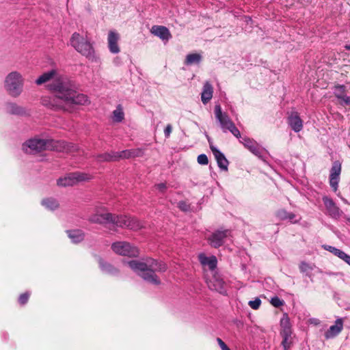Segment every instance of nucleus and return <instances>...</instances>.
I'll return each instance as SVG.
<instances>
[{
	"instance_id": "b1692460",
	"label": "nucleus",
	"mask_w": 350,
	"mask_h": 350,
	"mask_svg": "<svg viewBox=\"0 0 350 350\" xmlns=\"http://www.w3.org/2000/svg\"><path fill=\"white\" fill-rule=\"evenodd\" d=\"M276 217L280 220H289L292 223H297L298 220H295L296 215L285 209H280L276 212Z\"/></svg>"
},
{
	"instance_id": "5fc2aeb1",
	"label": "nucleus",
	"mask_w": 350,
	"mask_h": 350,
	"mask_svg": "<svg viewBox=\"0 0 350 350\" xmlns=\"http://www.w3.org/2000/svg\"><path fill=\"white\" fill-rule=\"evenodd\" d=\"M344 260L346 263H347L349 265H350V256L347 254H345L343 258L342 259Z\"/></svg>"
},
{
	"instance_id": "e433bc0d",
	"label": "nucleus",
	"mask_w": 350,
	"mask_h": 350,
	"mask_svg": "<svg viewBox=\"0 0 350 350\" xmlns=\"http://www.w3.org/2000/svg\"><path fill=\"white\" fill-rule=\"evenodd\" d=\"M197 161L199 164L202 165H205L208 163V157L205 154H201L198 155Z\"/></svg>"
},
{
	"instance_id": "bb28decb",
	"label": "nucleus",
	"mask_w": 350,
	"mask_h": 350,
	"mask_svg": "<svg viewBox=\"0 0 350 350\" xmlns=\"http://www.w3.org/2000/svg\"><path fill=\"white\" fill-rule=\"evenodd\" d=\"M96 159L98 162L116 161V153L111 152L100 154L96 156Z\"/></svg>"
},
{
	"instance_id": "c9c22d12",
	"label": "nucleus",
	"mask_w": 350,
	"mask_h": 350,
	"mask_svg": "<svg viewBox=\"0 0 350 350\" xmlns=\"http://www.w3.org/2000/svg\"><path fill=\"white\" fill-rule=\"evenodd\" d=\"M286 324H288V321H286ZM281 335L282 337L290 338L291 335V327L288 325H286L283 329L281 331Z\"/></svg>"
},
{
	"instance_id": "a19ab883",
	"label": "nucleus",
	"mask_w": 350,
	"mask_h": 350,
	"mask_svg": "<svg viewBox=\"0 0 350 350\" xmlns=\"http://www.w3.org/2000/svg\"><path fill=\"white\" fill-rule=\"evenodd\" d=\"M178 207L183 211L187 212L190 209V206L185 201H180L178 203Z\"/></svg>"
},
{
	"instance_id": "412c9836",
	"label": "nucleus",
	"mask_w": 350,
	"mask_h": 350,
	"mask_svg": "<svg viewBox=\"0 0 350 350\" xmlns=\"http://www.w3.org/2000/svg\"><path fill=\"white\" fill-rule=\"evenodd\" d=\"M199 260L202 265L208 266L209 269L214 270L217 264V260L215 256H206L203 254L199 255Z\"/></svg>"
},
{
	"instance_id": "a878e982",
	"label": "nucleus",
	"mask_w": 350,
	"mask_h": 350,
	"mask_svg": "<svg viewBox=\"0 0 350 350\" xmlns=\"http://www.w3.org/2000/svg\"><path fill=\"white\" fill-rule=\"evenodd\" d=\"M333 93L340 100L347 94V87L345 85L336 84L333 87Z\"/></svg>"
},
{
	"instance_id": "7c9ffc66",
	"label": "nucleus",
	"mask_w": 350,
	"mask_h": 350,
	"mask_svg": "<svg viewBox=\"0 0 350 350\" xmlns=\"http://www.w3.org/2000/svg\"><path fill=\"white\" fill-rule=\"evenodd\" d=\"M299 269L301 272L305 273L307 276L310 277V272L312 270V267L310 264L301 262L299 265Z\"/></svg>"
},
{
	"instance_id": "f257e3e1",
	"label": "nucleus",
	"mask_w": 350,
	"mask_h": 350,
	"mask_svg": "<svg viewBox=\"0 0 350 350\" xmlns=\"http://www.w3.org/2000/svg\"><path fill=\"white\" fill-rule=\"evenodd\" d=\"M128 266L144 280L154 285L161 283L156 272H165L167 267L165 263L153 258H148L146 262L137 260L124 261Z\"/></svg>"
},
{
	"instance_id": "c85d7f7f",
	"label": "nucleus",
	"mask_w": 350,
	"mask_h": 350,
	"mask_svg": "<svg viewBox=\"0 0 350 350\" xmlns=\"http://www.w3.org/2000/svg\"><path fill=\"white\" fill-rule=\"evenodd\" d=\"M56 99H57V97L54 98V97H51V96H43L41 98V103L44 107H53L55 105V103Z\"/></svg>"
},
{
	"instance_id": "a18cd8bd",
	"label": "nucleus",
	"mask_w": 350,
	"mask_h": 350,
	"mask_svg": "<svg viewBox=\"0 0 350 350\" xmlns=\"http://www.w3.org/2000/svg\"><path fill=\"white\" fill-rule=\"evenodd\" d=\"M339 103L342 105H350V96L346 94L341 100H339Z\"/></svg>"
},
{
	"instance_id": "c756f323",
	"label": "nucleus",
	"mask_w": 350,
	"mask_h": 350,
	"mask_svg": "<svg viewBox=\"0 0 350 350\" xmlns=\"http://www.w3.org/2000/svg\"><path fill=\"white\" fill-rule=\"evenodd\" d=\"M341 172V164L338 161H334L330 170L331 176H340Z\"/></svg>"
},
{
	"instance_id": "e2e57ef3",
	"label": "nucleus",
	"mask_w": 350,
	"mask_h": 350,
	"mask_svg": "<svg viewBox=\"0 0 350 350\" xmlns=\"http://www.w3.org/2000/svg\"><path fill=\"white\" fill-rule=\"evenodd\" d=\"M224 350H230V349L228 347L226 349H224Z\"/></svg>"
},
{
	"instance_id": "8fccbe9b",
	"label": "nucleus",
	"mask_w": 350,
	"mask_h": 350,
	"mask_svg": "<svg viewBox=\"0 0 350 350\" xmlns=\"http://www.w3.org/2000/svg\"><path fill=\"white\" fill-rule=\"evenodd\" d=\"M289 338L282 337V345H283L284 349L287 350L290 347V342L288 341Z\"/></svg>"
},
{
	"instance_id": "cd10ccee",
	"label": "nucleus",
	"mask_w": 350,
	"mask_h": 350,
	"mask_svg": "<svg viewBox=\"0 0 350 350\" xmlns=\"http://www.w3.org/2000/svg\"><path fill=\"white\" fill-rule=\"evenodd\" d=\"M202 59L200 55L198 53H191L187 55L185 59V64L187 65H191L193 64H199Z\"/></svg>"
},
{
	"instance_id": "6e6d98bb",
	"label": "nucleus",
	"mask_w": 350,
	"mask_h": 350,
	"mask_svg": "<svg viewBox=\"0 0 350 350\" xmlns=\"http://www.w3.org/2000/svg\"><path fill=\"white\" fill-rule=\"evenodd\" d=\"M9 107L10 108V109H12V110L18 109L14 103H10Z\"/></svg>"
},
{
	"instance_id": "4be33fe9",
	"label": "nucleus",
	"mask_w": 350,
	"mask_h": 350,
	"mask_svg": "<svg viewBox=\"0 0 350 350\" xmlns=\"http://www.w3.org/2000/svg\"><path fill=\"white\" fill-rule=\"evenodd\" d=\"M68 237L71 239L74 243H79L81 242L85 237L84 232L79 229L68 230H66Z\"/></svg>"
},
{
	"instance_id": "ddd939ff",
	"label": "nucleus",
	"mask_w": 350,
	"mask_h": 350,
	"mask_svg": "<svg viewBox=\"0 0 350 350\" xmlns=\"http://www.w3.org/2000/svg\"><path fill=\"white\" fill-rule=\"evenodd\" d=\"M287 123L295 133L299 132L303 129V120L296 111H292L288 116Z\"/></svg>"
},
{
	"instance_id": "de8ad7c7",
	"label": "nucleus",
	"mask_w": 350,
	"mask_h": 350,
	"mask_svg": "<svg viewBox=\"0 0 350 350\" xmlns=\"http://www.w3.org/2000/svg\"><path fill=\"white\" fill-rule=\"evenodd\" d=\"M323 247L325 250L330 252L331 253H332L334 255H336V254L337 253V251L338 250V249L335 247L327 245H324Z\"/></svg>"
},
{
	"instance_id": "4c0bfd02",
	"label": "nucleus",
	"mask_w": 350,
	"mask_h": 350,
	"mask_svg": "<svg viewBox=\"0 0 350 350\" xmlns=\"http://www.w3.org/2000/svg\"><path fill=\"white\" fill-rule=\"evenodd\" d=\"M261 304V300L259 298H256L254 300L250 301L248 305L254 310L259 308Z\"/></svg>"
},
{
	"instance_id": "f704fd0d",
	"label": "nucleus",
	"mask_w": 350,
	"mask_h": 350,
	"mask_svg": "<svg viewBox=\"0 0 350 350\" xmlns=\"http://www.w3.org/2000/svg\"><path fill=\"white\" fill-rule=\"evenodd\" d=\"M271 304L276 308H279L284 305V302L282 299H280L278 296H274L271 297Z\"/></svg>"
},
{
	"instance_id": "dca6fc26",
	"label": "nucleus",
	"mask_w": 350,
	"mask_h": 350,
	"mask_svg": "<svg viewBox=\"0 0 350 350\" xmlns=\"http://www.w3.org/2000/svg\"><path fill=\"white\" fill-rule=\"evenodd\" d=\"M118 33L115 31H110L108 34V46L111 53H118L120 52V48L118 44Z\"/></svg>"
},
{
	"instance_id": "49530a36",
	"label": "nucleus",
	"mask_w": 350,
	"mask_h": 350,
	"mask_svg": "<svg viewBox=\"0 0 350 350\" xmlns=\"http://www.w3.org/2000/svg\"><path fill=\"white\" fill-rule=\"evenodd\" d=\"M323 247L325 250L330 252L331 253H332L334 255H336V254L337 253V251L338 250V249L335 247L327 245H324Z\"/></svg>"
},
{
	"instance_id": "680f3d73",
	"label": "nucleus",
	"mask_w": 350,
	"mask_h": 350,
	"mask_svg": "<svg viewBox=\"0 0 350 350\" xmlns=\"http://www.w3.org/2000/svg\"><path fill=\"white\" fill-rule=\"evenodd\" d=\"M116 109H118V110L122 109V106H121V105H118L117 106Z\"/></svg>"
},
{
	"instance_id": "4d7b16f0",
	"label": "nucleus",
	"mask_w": 350,
	"mask_h": 350,
	"mask_svg": "<svg viewBox=\"0 0 350 350\" xmlns=\"http://www.w3.org/2000/svg\"><path fill=\"white\" fill-rule=\"evenodd\" d=\"M206 137H207L208 142V144H209V147L211 148V146H214V145L213 144V142H212V139H211V137H208V135H206Z\"/></svg>"
},
{
	"instance_id": "a211bd4d",
	"label": "nucleus",
	"mask_w": 350,
	"mask_h": 350,
	"mask_svg": "<svg viewBox=\"0 0 350 350\" xmlns=\"http://www.w3.org/2000/svg\"><path fill=\"white\" fill-rule=\"evenodd\" d=\"M66 103L79 105H85L90 103V100L85 94H77L76 90L74 91V94H72L71 98L70 99L68 98Z\"/></svg>"
},
{
	"instance_id": "3c124183",
	"label": "nucleus",
	"mask_w": 350,
	"mask_h": 350,
	"mask_svg": "<svg viewBox=\"0 0 350 350\" xmlns=\"http://www.w3.org/2000/svg\"><path fill=\"white\" fill-rule=\"evenodd\" d=\"M217 342L221 350L228 347L227 345L220 338H217Z\"/></svg>"
},
{
	"instance_id": "79ce46f5",
	"label": "nucleus",
	"mask_w": 350,
	"mask_h": 350,
	"mask_svg": "<svg viewBox=\"0 0 350 350\" xmlns=\"http://www.w3.org/2000/svg\"><path fill=\"white\" fill-rule=\"evenodd\" d=\"M131 153L132 158L141 157L143 154L142 150L139 148L131 149Z\"/></svg>"
},
{
	"instance_id": "1a4fd4ad",
	"label": "nucleus",
	"mask_w": 350,
	"mask_h": 350,
	"mask_svg": "<svg viewBox=\"0 0 350 350\" xmlns=\"http://www.w3.org/2000/svg\"><path fill=\"white\" fill-rule=\"evenodd\" d=\"M113 251L121 256L136 257L139 254L138 249L126 241H118L111 245Z\"/></svg>"
},
{
	"instance_id": "58836bf2",
	"label": "nucleus",
	"mask_w": 350,
	"mask_h": 350,
	"mask_svg": "<svg viewBox=\"0 0 350 350\" xmlns=\"http://www.w3.org/2000/svg\"><path fill=\"white\" fill-rule=\"evenodd\" d=\"M215 290L219 291L220 293H223L224 292V282L222 280H216Z\"/></svg>"
},
{
	"instance_id": "7ed1b4c3",
	"label": "nucleus",
	"mask_w": 350,
	"mask_h": 350,
	"mask_svg": "<svg viewBox=\"0 0 350 350\" xmlns=\"http://www.w3.org/2000/svg\"><path fill=\"white\" fill-rule=\"evenodd\" d=\"M56 144H59L64 149L70 150V148H75L73 145L64 141L57 142L53 139H45L38 137L31 138L25 141L22 146L23 150L27 154H35L44 150H52L56 147Z\"/></svg>"
},
{
	"instance_id": "f3484780",
	"label": "nucleus",
	"mask_w": 350,
	"mask_h": 350,
	"mask_svg": "<svg viewBox=\"0 0 350 350\" xmlns=\"http://www.w3.org/2000/svg\"><path fill=\"white\" fill-rule=\"evenodd\" d=\"M151 32L163 40L167 41L172 38V35L169 29L164 26L154 25L152 27Z\"/></svg>"
},
{
	"instance_id": "2f4dec72",
	"label": "nucleus",
	"mask_w": 350,
	"mask_h": 350,
	"mask_svg": "<svg viewBox=\"0 0 350 350\" xmlns=\"http://www.w3.org/2000/svg\"><path fill=\"white\" fill-rule=\"evenodd\" d=\"M116 161L120 159L132 158L131 150H124L120 152H115Z\"/></svg>"
},
{
	"instance_id": "0eeeda50",
	"label": "nucleus",
	"mask_w": 350,
	"mask_h": 350,
	"mask_svg": "<svg viewBox=\"0 0 350 350\" xmlns=\"http://www.w3.org/2000/svg\"><path fill=\"white\" fill-rule=\"evenodd\" d=\"M215 116L224 133L230 132L235 137H241V133L229 116L224 111H215Z\"/></svg>"
},
{
	"instance_id": "bf43d9fd",
	"label": "nucleus",
	"mask_w": 350,
	"mask_h": 350,
	"mask_svg": "<svg viewBox=\"0 0 350 350\" xmlns=\"http://www.w3.org/2000/svg\"><path fill=\"white\" fill-rule=\"evenodd\" d=\"M221 109V107H220V105H215V109Z\"/></svg>"
},
{
	"instance_id": "f8f14e48",
	"label": "nucleus",
	"mask_w": 350,
	"mask_h": 350,
	"mask_svg": "<svg viewBox=\"0 0 350 350\" xmlns=\"http://www.w3.org/2000/svg\"><path fill=\"white\" fill-rule=\"evenodd\" d=\"M211 150L214 155L217 163L219 169L222 171H228L229 162L226 158L224 153H222L217 147L211 146Z\"/></svg>"
},
{
	"instance_id": "13d9d810",
	"label": "nucleus",
	"mask_w": 350,
	"mask_h": 350,
	"mask_svg": "<svg viewBox=\"0 0 350 350\" xmlns=\"http://www.w3.org/2000/svg\"><path fill=\"white\" fill-rule=\"evenodd\" d=\"M311 322L317 325L319 323V320L317 319H311Z\"/></svg>"
},
{
	"instance_id": "aec40b11",
	"label": "nucleus",
	"mask_w": 350,
	"mask_h": 350,
	"mask_svg": "<svg viewBox=\"0 0 350 350\" xmlns=\"http://www.w3.org/2000/svg\"><path fill=\"white\" fill-rule=\"evenodd\" d=\"M99 267L101 271L107 274L116 275L119 273V270L112 265L105 262L101 258H98Z\"/></svg>"
},
{
	"instance_id": "473e14b6",
	"label": "nucleus",
	"mask_w": 350,
	"mask_h": 350,
	"mask_svg": "<svg viewBox=\"0 0 350 350\" xmlns=\"http://www.w3.org/2000/svg\"><path fill=\"white\" fill-rule=\"evenodd\" d=\"M124 118V113L123 111H113V115L111 117L112 120L115 122H120Z\"/></svg>"
},
{
	"instance_id": "f03ea898",
	"label": "nucleus",
	"mask_w": 350,
	"mask_h": 350,
	"mask_svg": "<svg viewBox=\"0 0 350 350\" xmlns=\"http://www.w3.org/2000/svg\"><path fill=\"white\" fill-rule=\"evenodd\" d=\"M89 221L91 223L108 227L110 230H113L116 227H120L138 230L144 227L143 224L136 218L122 215H116L110 213H95L89 217Z\"/></svg>"
},
{
	"instance_id": "c03bdc74",
	"label": "nucleus",
	"mask_w": 350,
	"mask_h": 350,
	"mask_svg": "<svg viewBox=\"0 0 350 350\" xmlns=\"http://www.w3.org/2000/svg\"><path fill=\"white\" fill-rule=\"evenodd\" d=\"M172 131V126L170 124H168L164 129V135L166 138H168L170 136Z\"/></svg>"
},
{
	"instance_id": "2eb2a0df",
	"label": "nucleus",
	"mask_w": 350,
	"mask_h": 350,
	"mask_svg": "<svg viewBox=\"0 0 350 350\" xmlns=\"http://www.w3.org/2000/svg\"><path fill=\"white\" fill-rule=\"evenodd\" d=\"M343 328V321L342 319H338L335 321V324L331 325L325 333L326 339L333 338L338 335Z\"/></svg>"
},
{
	"instance_id": "393cba45",
	"label": "nucleus",
	"mask_w": 350,
	"mask_h": 350,
	"mask_svg": "<svg viewBox=\"0 0 350 350\" xmlns=\"http://www.w3.org/2000/svg\"><path fill=\"white\" fill-rule=\"evenodd\" d=\"M43 206L50 211H54L59 207V203L57 200L53 198L43 199L41 202Z\"/></svg>"
},
{
	"instance_id": "4468645a",
	"label": "nucleus",
	"mask_w": 350,
	"mask_h": 350,
	"mask_svg": "<svg viewBox=\"0 0 350 350\" xmlns=\"http://www.w3.org/2000/svg\"><path fill=\"white\" fill-rule=\"evenodd\" d=\"M323 202L332 217L337 218L340 216V211L332 198L324 196L323 198Z\"/></svg>"
},
{
	"instance_id": "9b49d317",
	"label": "nucleus",
	"mask_w": 350,
	"mask_h": 350,
	"mask_svg": "<svg viewBox=\"0 0 350 350\" xmlns=\"http://www.w3.org/2000/svg\"><path fill=\"white\" fill-rule=\"evenodd\" d=\"M229 234L228 230H218L213 232L207 240L211 247L218 248L224 243V241Z\"/></svg>"
},
{
	"instance_id": "6e6552de",
	"label": "nucleus",
	"mask_w": 350,
	"mask_h": 350,
	"mask_svg": "<svg viewBox=\"0 0 350 350\" xmlns=\"http://www.w3.org/2000/svg\"><path fill=\"white\" fill-rule=\"evenodd\" d=\"M92 178V175L81 172H75L68 174L64 178L57 180V185L62 187L72 186L79 182L88 181Z\"/></svg>"
},
{
	"instance_id": "864d4df0",
	"label": "nucleus",
	"mask_w": 350,
	"mask_h": 350,
	"mask_svg": "<svg viewBox=\"0 0 350 350\" xmlns=\"http://www.w3.org/2000/svg\"><path fill=\"white\" fill-rule=\"evenodd\" d=\"M345 254V252L338 249L335 256H338L340 259H342Z\"/></svg>"
},
{
	"instance_id": "20e7f679",
	"label": "nucleus",
	"mask_w": 350,
	"mask_h": 350,
	"mask_svg": "<svg viewBox=\"0 0 350 350\" xmlns=\"http://www.w3.org/2000/svg\"><path fill=\"white\" fill-rule=\"evenodd\" d=\"M49 91L53 92L58 99L64 100L70 98L77 88L75 83L64 75H59L47 85Z\"/></svg>"
},
{
	"instance_id": "09e8293b",
	"label": "nucleus",
	"mask_w": 350,
	"mask_h": 350,
	"mask_svg": "<svg viewBox=\"0 0 350 350\" xmlns=\"http://www.w3.org/2000/svg\"><path fill=\"white\" fill-rule=\"evenodd\" d=\"M323 247L325 250L330 252L331 253H332L334 255H336V254L337 253V251L338 250V249L335 247L327 245H324Z\"/></svg>"
},
{
	"instance_id": "9d476101",
	"label": "nucleus",
	"mask_w": 350,
	"mask_h": 350,
	"mask_svg": "<svg viewBox=\"0 0 350 350\" xmlns=\"http://www.w3.org/2000/svg\"><path fill=\"white\" fill-rule=\"evenodd\" d=\"M239 139V142L242 144L245 148L260 159L265 161L263 153L265 152V149L258 144L254 139L246 136H241Z\"/></svg>"
},
{
	"instance_id": "603ef678",
	"label": "nucleus",
	"mask_w": 350,
	"mask_h": 350,
	"mask_svg": "<svg viewBox=\"0 0 350 350\" xmlns=\"http://www.w3.org/2000/svg\"><path fill=\"white\" fill-rule=\"evenodd\" d=\"M11 111L12 114L16 115V116H23L25 114V111L16 110V111Z\"/></svg>"
},
{
	"instance_id": "6ab92c4d",
	"label": "nucleus",
	"mask_w": 350,
	"mask_h": 350,
	"mask_svg": "<svg viewBox=\"0 0 350 350\" xmlns=\"http://www.w3.org/2000/svg\"><path fill=\"white\" fill-rule=\"evenodd\" d=\"M59 73L55 69H52L48 72H44L35 81L38 85H42L46 82H51L54 79L59 76Z\"/></svg>"
},
{
	"instance_id": "423d86ee",
	"label": "nucleus",
	"mask_w": 350,
	"mask_h": 350,
	"mask_svg": "<svg viewBox=\"0 0 350 350\" xmlns=\"http://www.w3.org/2000/svg\"><path fill=\"white\" fill-rule=\"evenodd\" d=\"M23 84V77L17 71H13L9 73L4 81L5 90L13 97H17L22 93Z\"/></svg>"
},
{
	"instance_id": "72a5a7b5",
	"label": "nucleus",
	"mask_w": 350,
	"mask_h": 350,
	"mask_svg": "<svg viewBox=\"0 0 350 350\" xmlns=\"http://www.w3.org/2000/svg\"><path fill=\"white\" fill-rule=\"evenodd\" d=\"M340 176H329V185L334 191H336L338 187Z\"/></svg>"
},
{
	"instance_id": "37998d69",
	"label": "nucleus",
	"mask_w": 350,
	"mask_h": 350,
	"mask_svg": "<svg viewBox=\"0 0 350 350\" xmlns=\"http://www.w3.org/2000/svg\"><path fill=\"white\" fill-rule=\"evenodd\" d=\"M157 189H158L159 191V192H161V193H165V190L167 189V186H166V184L165 183H159V184H157L155 185L154 186Z\"/></svg>"
},
{
	"instance_id": "052dcab7",
	"label": "nucleus",
	"mask_w": 350,
	"mask_h": 350,
	"mask_svg": "<svg viewBox=\"0 0 350 350\" xmlns=\"http://www.w3.org/2000/svg\"><path fill=\"white\" fill-rule=\"evenodd\" d=\"M345 47V49H346L347 50H350V44H349L346 45Z\"/></svg>"
},
{
	"instance_id": "5701e85b",
	"label": "nucleus",
	"mask_w": 350,
	"mask_h": 350,
	"mask_svg": "<svg viewBox=\"0 0 350 350\" xmlns=\"http://www.w3.org/2000/svg\"><path fill=\"white\" fill-rule=\"evenodd\" d=\"M213 92V90L212 85L208 81H206L204 84L203 90L201 93V99L203 103H206L211 99Z\"/></svg>"
},
{
	"instance_id": "39448f33",
	"label": "nucleus",
	"mask_w": 350,
	"mask_h": 350,
	"mask_svg": "<svg viewBox=\"0 0 350 350\" xmlns=\"http://www.w3.org/2000/svg\"><path fill=\"white\" fill-rule=\"evenodd\" d=\"M70 42L78 53L88 59L91 61L96 59L94 47L87 37H83L79 33L75 32L70 39Z\"/></svg>"
},
{
	"instance_id": "ea45409f",
	"label": "nucleus",
	"mask_w": 350,
	"mask_h": 350,
	"mask_svg": "<svg viewBox=\"0 0 350 350\" xmlns=\"http://www.w3.org/2000/svg\"><path fill=\"white\" fill-rule=\"evenodd\" d=\"M29 295L30 294L28 292L21 294L18 297L19 304L21 305L25 304L28 301Z\"/></svg>"
}]
</instances>
